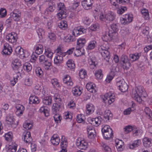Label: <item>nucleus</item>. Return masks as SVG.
Here are the masks:
<instances>
[{
  "mask_svg": "<svg viewBox=\"0 0 152 152\" xmlns=\"http://www.w3.org/2000/svg\"><path fill=\"white\" fill-rule=\"evenodd\" d=\"M116 85L118 89L122 92H125L128 89V86L124 80H117Z\"/></svg>",
  "mask_w": 152,
  "mask_h": 152,
  "instance_id": "6e6552de",
  "label": "nucleus"
},
{
  "mask_svg": "<svg viewBox=\"0 0 152 152\" xmlns=\"http://www.w3.org/2000/svg\"><path fill=\"white\" fill-rule=\"evenodd\" d=\"M132 97H133L134 99L138 103H140L142 102V99L141 98V97L142 96H141L140 94H135V93H132Z\"/></svg>",
  "mask_w": 152,
  "mask_h": 152,
  "instance_id": "79ce46f5",
  "label": "nucleus"
},
{
  "mask_svg": "<svg viewBox=\"0 0 152 152\" xmlns=\"http://www.w3.org/2000/svg\"><path fill=\"white\" fill-rule=\"evenodd\" d=\"M16 36L15 33L12 32L7 35L6 38L10 42L14 43L17 40Z\"/></svg>",
  "mask_w": 152,
  "mask_h": 152,
  "instance_id": "a211bd4d",
  "label": "nucleus"
},
{
  "mask_svg": "<svg viewBox=\"0 0 152 152\" xmlns=\"http://www.w3.org/2000/svg\"><path fill=\"white\" fill-rule=\"evenodd\" d=\"M101 50L100 51H101V53L103 57H107V56L110 55V53L107 50H105L103 49V48H101Z\"/></svg>",
  "mask_w": 152,
  "mask_h": 152,
  "instance_id": "4d7b16f0",
  "label": "nucleus"
},
{
  "mask_svg": "<svg viewBox=\"0 0 152 152\" xmlns=\"http://www.w3.org/2000/svg\"><path fill=\"white\" fill-rule=\"evenodd\" d=\"M152 140L148 137H144L142 140L144 146L146 148H149L152 145Z\"/></svg>",
  "mask_w": 152,
  "mask_h": 152,
  "instance_id": "4be33fe9",
  "label": "nucleus"
},
{
  "mask_svg": "<svg viewBox=\"0 0 152 152\" xmlns=\"http://www.w3.org/2000/svg\"><path fill=\"white\" fill-rule=\"evenodd\" d=\"M12 137V134L11 132H8L5 134L4 135V137L6 140L8 141H11Z\"/></svg>",
  "mask_w": 152,
  "mask_h": 152,
  "instance_id": "8fccbe9b",
  "label": "nucleus"
},
{
  "mask_svg": "<svg viewBox=\"0 0 152 152\" xmlns=\"http://www.w3.org/2000/svg\"><path fill=\"white\" fill-rule=\"evenodd\" d=\"M101 146L103 147V148L104 149L105 152H110L111 151L110 148L105 143L102 142L101 144Z\"/></svg>",
  "mask_w": 152,
  "mask_h": 152,
  "instance_id": "e2e57ef3",
  "label": "nucleus"
},
{
  "mask_svg": "<svg viewBox=\"0 0 152 152\" xmlns=\"http://www.w3.org/2000/svg\"><path fill=\"white\" fill-rule=\"evenodd\" d=\"M126 10V8L125 7H121L117 9V13L119 15H121Z\"/></svg>",
  "mask_w": 152,
  "mask_h": 152,
  "instance_id": "0e129e2a",
  "label": "nucleus"
},
{
  "mask_svg": "<svg viewBox=\"0 0 152 152\" xmlns=\"http://www.w3.org/2000/svg\"><path fill=\"white\" fill-rule=\"evenodd\" d=\"M53 99L56 103L61 104L62 100L59 94H55L54 96Z\"/></svg>",
  "mask_w": 152,
  "mask_h": 152,
  "instance_id": "49530a36",
  "label": "nucleus"
},
{
  "mask_svg": "<svg viewBox=\"0 0 152 152\" xmlns=\"http://www.w3.org/2000/svg\"><path fill=\"white\" fill-rule=\"evenodd\" d=\"M53 114L54 115L53 118L55 122L57 124L60 123L62 119V117L58 113Z\"/></svg>",
  "mask_w": 152,
  "mask_h": 152,
  "instance_id": "de8ad7c7",
  "label": "nucleus"
},
{
  "mask_svg": "<svg viewBox=\"0 0 152 152\" xmlns=\"http://www.w3.org/2000/svg\"><path fill=\"white\" fill-rule=\"evenodd\" d=\"M50 140L52 144L54 145H57L59 143L60 139L57 135L54 134L51 137Z\"/></svg>",
  "mask_w": 152,
  "mask_h": 152,
  "instance_id": "b1692460",
  "label": "nucleus"
},
{
  "mask_svg": "<svg viewBox=\"0 0 152 152\" xmlns=\"http://www.w3.org/2000/svg\"><path fill=\"white\" fill-rule=\"evenodd\" d=\"M86 88L90 92L93 93L96 92V88L95 85L92 83H88L86 85Z\"/></svg>",
  "mask_w": 152,
  "mask_h": 152,
  "instance_id": "6ab92c4d",
  "label": "nucleus"
},
{
  "mask_svg": "<svg viewBox=\"0 0 152 152\" xmlns=\"http://www.w3.org/2000/svg\"><path fill=\"white\" fill-rule=\"evenodd\" d=\"M102 120V118L100 116L95 118H90L88 119V121L89 123L96 126H97L101 124Z\"/></svg>",
  "mask_w": 152,
  "mask_h": 152,
  "instance_id": "f8f14e48",
  "label": "nucleus"
},
{
  "mask_svg": "<svg viewBox=\"0 0 152 152\" xmlns=\"http://www.w3.org/2000/svg\"><path fill=\"white\" fill-rule=\"evenodd\" d=\"M113 114L111 111L109 110H106L105 111L104 114V117L106 121L112 119Z\"/></svg>",
  "mask_w": 152,
  "mask_h": 152,
  "instance_id": "2f4dec72",
  "label": "nucleus"
},
{
  "mask_svg": "<svg viewBox=\"0 0 152 152\" xmlns=\"http://www.w3.org/2000/svg\"><path fill=\"white\" fill-rule=\"evenodd\" d=\"M21 15V12L18 9L14 10L10 13V18L16 21H18L20 20V19Z\"/></svg>",
  "mask_w": 152,
  "mask_h": 152,
  "instance_id": "9b49d317",
  "label": "nucleus"
},
{
  "mask_svg": "<svg viewBox=\"0 0 152 152\" xmlns=\"http://www.w3.org/2000/svg\"><path fill=\"white\" fill-rule=\"evenodd\" d=\"M37 32L39 38L42 39L44 35V31L42 28H38L37 30Z\"/></svg>",
  "mask_w": 152,
  "mask_h": 152,
  "instance_id": "864d4df0",
  "label": "nucleus"
},
{
  "mask_svg": "<svg viewBox=\"0 0 152 152\" xmlns=\"http://www.w3.org/2000/svg\"><path fill=\"white\" fill-rule=\"evenodd\" d=\"M120 62L124 69H128L130 66V63L128 56L125 55H122L120 59Z\"/></svg>",
  "mask_w": 152,
  "mask_h": 152,
  "instance_id": "0eeeda50",
  "label": "nucleus"
},
{
  "mask_svg": "<svg viewBox=\"0 0 152 152\" xmlns=\"http://www.w3.org/2000/svg\"><path fill=\"white\" fill-rule=\"evenodd\" d=\"M115 145L118 151H121L123 149L122 146L124 145V142L122 140L116 139L115 140Z\"/></svg>",
  "mask_w": 152,
  "mask_h": 152,
  "instance_id": "bb28decb",
  "label": "nucleus"
},
{
  "mask_svg": "<svg viewBox=\"0 0 152 152\" xmlns=\"http://www.w3.org/2000/svg\"><path fill=\"white\" fill-rule=\"evenodd\" d=\"M57 54L54 58V63L58 66H59L63 62V56H65V53L64 52L61 48H57L56 50Z\"/></svg>",
  "mask_w": 152,
  "mask_h": 152,
  "instance_id": "f03ea898",
  "label": "nucleus"
},
{
  "mask_svg": "<svg viewBox=\"0 0 152 152\" xmlns=\"http://www.w3.org/2000/svg\"><path fill=\"white\" fill-rule=\"evenodd\" d=\"M57 8L58 11L57 14L58 18L59 19H61L66 18L67 14L64 4L61 2L58 3L57 4Z\"/></svg>",
  "mask_w": 152,
  "mask_h": 152,
  "instance_id": "7ed1b4c3",
  "label": "nucleus"
},
{
  "mask_svg": "<svg viewBox=\"0 0 152 152\" xmlns=\"http://www.w3.org/2000/svg\"><path fill=\"white\" fill-rule=\"evenodd\" d=\"M97 46L96 42L94 40L91 41L88 43L87 48H95Z\"/></svg>",
  "mask_w": 152,
  "mask_h": 152,
  "instance_id": "774afa93",
  "label": "nucleus"
},
{
  "mask_svg": "<svg viewBox=\"0 0 152 152\" xmlns=\"http://www.w3.org/2000/svg\"><path fill=\"white\" fill-rule=\"evenodd\" d=\"M95 75L97 79H101L103 77L102 71L101 69H98L95 71Z\"/></svg>",
  "mask_w": 152,
  "mask_h": 152,
  "instance_id": "a19ab883",
  "label": "nucleus"
},
{
  "mask_svg": "<svg viewBox=\"0 0 152 152\" xmlns=\"http://www.w3.org/2000/svg\"><path fill=\"white\" fill-rule=\"evenodd\" d=\"M75 54L77 56H79L84 54L83 48H76Z\"/></svg>",
  "mask_w": 152,
  "mask_h": 152,
  "instance_id": "4c0bfd02",
  "label": "nucleus"
},
{
  "mask_svg": "<svg viewBox=\"0 0 152 152\" xmlns=\"http://www.w3.org/2000/svg\"><path fill=\"white\" fill-rule=\"evenodd\" d=\"M76 145L79 149L85 150L88 148V145L86 141L84 140L78 138L77 140Z\"/></svg>",
  "mask_w": 152,
  "mask_h": 152,
  "instance_id": "9d476101",
  "label": "nucleus"
},
{
  "mask_svg": "<svg viewBox=\"0 0 152 152\" xmlns=\"http://www.w3.org/2000/svg\"><path fill=\"white\" fill-rule=\"evenodd\" d=\"M118 24L113 23L111 25V28L113 30V32H116L118 30Z\"/></svg>",
  "mask_w": 152,
  "mask_h": 152,
  "instance_id": "bf43d9fd",
  "label": "nucleus"
},
{
  "mask_svg": "<svg viewBox=\"0 0 152 152\" xmlns=\"http://www.w3.org/2000/svg\"><path fill=\"white\" fill-rule=\"evenodd\" d=\"M52 99L50 96L45 97L42 99L43 103L46 105H49L52 103Z\"/></svg>",
  "mask_w": 152,
  "mask_h": 152,
  "instance_id": "72a5a7b5",
  "label": "nucleus"
},
{
  "mask_svg": "<svg viewBox=\"0 0 152 152\" xmlns=\"http://www.w3.org/2000/svg\"><path fill=\"white\" fill-rule=\"evenodd\" d=\"M55 9V4L54 3L51 2L48 3V7L46 10L47 13H50L53 12Z\"/></svg>",
  "mask_w": 152,
  "mask_h": 152,
  "instance_id": "393cba45",
  "label": "nucleus"
},
{
  "mask_svg": "<svg viewBox=\"0 0 152 152\" xmlns=\"http://www.w3.org/2000/svg\"><path fill=\"white\" fill-rule=\"evenodd\" d=\"M133 18L132 15H130L129 14H126L121 18L120 22L122 25L128 24L132 21Z\"/></svg>",
  "mask_w": 152,
  "mask_h": 152,
  "instance_id": "1a4fd4ad",
  "label": "nucleus"
},
{
  "mask_svg": "<svg viewBox=\"0 0 152 152\" xmlns=\"http://www.w3.org/2000/svg\"><path fill=\"white\" fill-rule=\"evenodd\" d=\"M130 60L132 61H134L138 59L140 57L139 54L136 53L134 54H130L129 55Z\"/></svg>",
  "mask_w": 152,
  "mask_h": 152,
  "instance_id": "c03bdc74",
  "label": "nucleus"
},
{
  "mask_svg": "<svg viewBox=\"0 0 152 152\" xmlns=\"http://www.w3.org/2000/svg\"><path fill=\"white\" fill-rule=\"evenodd\" d=\"M45 54L47 57L51 59L53 55V53L50 49V48H45Z\"/></svg>",
  "mask_w": 152,
  "mask_h": 152,
  "instance_id": "a18cd8bd",
  "label": "nucleus"
},
{
  "mask_svg": "<svg viewBox=\"0 0 152 152\" xmlns=\"http://www.w3.org/2000/svg\"><path fill=\"white\" fill-rule=\"evenodd\" d=\"M86 113L87 114L92 113L94 110V107L92 104H87L86 105Z\"/></svg>",
  "mask_w": 152,
  "mask_h": 152,
  "instance_id": "c756f323",
  "label": "nucleus"
},
{
  "mask_svg": "<svg viewBox=\"0 0 152 152\" xmlns=\"http://www.w3.org/2000/svg\"><path fill=\"white\" fill-rule=\"evenodd\" d=\"M93 2L92 0H84L82 1L81 4L85 9L88 10L91 8Z\"/></svg>",
  "mask_w": 152,
  "mask_h": 152,
  "instance_id": "2eb2a0df",
  "label": "nucleus"
},
{
  "mask_svg": "<svg viewBox=\"0 0 152 152\" xmlns=\"http://www.w3.org/2000/svg\"><path fill=\"white\" fill-rule=\"evenodd\" d=\"M23 67L24 70L28 72L30 71L32 69V66L31 64L26 62L23 64Z\"/></svg>",
  "mask_w": 152,
  "mask_h": 152,
  "instance_id": "ea45409f",
  "label": "nucleus"
},
{
  "mask_svg": "<svg viewBox=\"0 0 152 152\" xmlns=\"http://www.w3.org/2000/svg\"><path fill=\"white\" fill-rule=\"evenodd\" d=\"M44 67L46 70H49L50 69L51 66V63L48 61L47 60L44 63Z\"/></svg>",
  "mask_w": 152,
  "mask_h": 152,
  "instance_id": "680f3d73",
  "label": "nucleus"
},
{
  "mask_svg": "<svg viewBox=\"0 0 152 152\" xmlns=\"http://www.w3.org/2000/svg\"><path fill=\"white\" fill-rule=\"evenodd\" d=\"M89 138L93 139L95 136V132L94 128L92 126H88L87 128Z\"/></svg>",
  "mask_w": 152,
  "mask_h": 152,
  "instance_id": "f3484780",
  "label": "nucleus"
},
{
  "mask_svg": "<svg viewBox=\"0 0 152 152\" xmlns=\"http://www.w3.org/2000/svg\"><path fill=\"white\" fill-rule=\"evenodd\" d=\"M115 17L116 15L115 13L112 11H109L104 15L103 14L100 15L99 19L101 21L109 23L114 20Z\"/></svg>",
  "mask_w": 152,
  "mask_h": 152,
  "instance_id": "f257e3e1",
  "label": "nucleus"
},
{
  "mask_svg": "<svg viewBox=\"0 0 152 152\" xmlns=\"http://www.w3.org/2000/svg\"><path fill=\"white\" fill-rule=\"evenodd\" d=\"M135 93V94H140L141 96H142L143 94L145 92H144V89L142 86H138L137 89L135 90H133L132 93Z\"/></svg>",
  "mask_w": 152,
  "mask_h": 152,
  "instance_id": "473e14b6",
  "label": "nucleus"
},
{
  "mask_svg": "<svg viewBox=\"0 0 152 152\" xmlns=\"http://www.w3.org/2000/svg\"><path fill=\"white\" fill-rule=\"evenodd\" d=\"M86 42V40L84 38H79L77 41V45L79 48H83L84 45Z\"/></svg>",
  "mask_w": 152,
  "mask_h": 152,
  "instance_id": "e433bc0d",
  "label": "nucleus"
},
{
  "mask_svg": "<svg viewBox=\"0 0 152 152\" xmlns=\"http://www.w3.org/2000/svg\"><path fill=\"white\" fill-rule=\"evenodd\" d=\"M141 12L145 19L148 20L149 19V16L148 10L145 9H144L141 10Z\"/></svg>",
  "mask_w": 152,
  "mask_h": 152,
  "instance_id": "58836bf2",
  "label": "nucleus"
},
{
  "mask_svg": "<svg viewBox=\"0 0 152 152\" xmlns=\"http://www.w3.org/2000/svg\"><path fill=\"white\" fill-rule=\"evenodd\" d=\"M47 107L46 106H42L39 109L40 112L43 113L45 116L47 117L49 115V111L47 109Z\"/></svg>",
  "mask_w": 152,
  "mask_h": 152,
  "instance_id": "c9c22d12",
  "label": "nucleus"
},
{
  "mask_svg": "<svg viewBox=\"0 0 152 152\" xmlns=\"http://www.w3.org/2000/svg\"><path fill=\"white\" fill-rule=\"evenodd\" d=\"M101 131L103 137L105 140H108L111 138L113 134L112 129L107 125L104 126Z\"/></svg>",
  "mask_w": 152,
  "mask_h": 152,
  "instance_id": "20e7f679",
  "label": "nucleus"
},
{
  "mask_svg": "<svg viewBox=\"0 0 152 152\" xmlns=\"http://www.w3.org/2000/svg\"><path fill=\"white\" fill-rule=\"evenodd\" d=\"M84 115L81 114L78 115L76 117V120L78 123H80L84 121V119L83 117Z\"/></svg>",
  "mask_w": 152,
  "mask_h": 152,
  "instance_id": "338daca9",
  "label": "nucleus"
},
{
  "mask_svg": "<svg viewBox=\"0 0 152 152\" xmlns=\"http://www.w3.org/2000/svg\"><path fill=\"white\" fill-rule=\"evenodd\" d=\"M15 51L17 54L21 56V57L27 58L29 55L27 51L24 50L23 48H15Z\"/></svg>",
  "mask_w": 152,
  "mask_h": 152,
  "instance_id": "ddd939ff",
  "label": "nucleus"
},
{
  "mask_svg": "<svg viewBox=\"0 0 152 152\" xmlns=\"http://www.w3.org/2000/svg\"><path fill=\"white\" fill-rule=\"evenodd\" d=\"M117 35V32H113L112 31L109 30V31H105L103 33L102 38L103 41L107 42L116 38Z\"/></svg>",
  "mask_w": 152,
  "mask_h": 152,
  "instance_id": "39448f33",
  "label": "nucleus"
},
{
  "mask_svg": "<svg viewBox=\"0 0 152 152\" xmlns=\"http://www.w3.org/2000/svg\"><path fill=\"white\" fill-rule=\"evenodd\" d=\"M141 143V141L140 139H138L133 141L129 145V148L133 149L139 146Z\"/></svg>",
  "mask_w": 152,
  "mask_h": 152,
  "instance_id": "c85d7f7f",
  "label": "nucleus"
},
{
  "mask_svg": "<svg viewBox=\"0 0 152 152\" xmlns=\"http://www.w3.org/2000/svg\"><path fill=\"white\" fill-rule=\"evenodd\" d=\"M22 139H24L25 142L26 143H30L32 140L30 132H27L24 133L23 137Z\"/></svg>",
  "mask_w": 152,
  "mask_h": 152,
  "instance_id": "412c9836",
  "label": "nucleus"
},
{
  "mask_svg": "<svg viewBox=\"0 0 152 152\" xmlns=\"http://www.w3.org/2000/svg\"><path fill=\"white\" fill-rule=\"evenodd\" d=\"M88 62L90 65V67L91 69H94L96 64L95 57L93 55L90 56L88 59Z\"/></svg>",
  "mask_w": 152,
  "mask_h": 152,
  "instance_id": "dca6fc26",
  "label": "nucleus"
},
{
  "mask_svg": "<svg viewBox=\"0 0 152 152\" xmlns=\"http://www.w3.org/2000/svg\"><path fill=\"white\" fill-rule=\"evenodd\" d=\"M38 57L39 56L37 55H36L33 53L31 56V58L30 59V61L31 62H35L37 60Z\"/></svg>",
  "mask_w": 152,
  "mask_h": 152,
  "instance_id": "69168bd1",
  "label": "nucleus"
},
{
  "mask_svg": "<svg viewBox=\"0 0 152 152\" xmlns=\"http://www.w3.org/2000/svg\"><path fill=\"white\" fill-rule=\"evenodd\" d=\"M38 60L39 62V63L40 64H44L47 60L45 59V57L44 55H42L39 56L38 58Z\"/></svg>",
  "mask_w": 152,
  "mask_h": 152,
  "instance_id": "13d9d810",
  "label": "nucleus"
},
{
  "mask_svg": "<svg viewBox=\"0 0 152 152\" xmlns=\"http://www.w3.org/2000/svg\"><path fill=\"white\" fill-rule=\"evenodd\" d=\"M35 72L37 76L39 77H41L43 76V72L40 67H37L35 69Z\"/></svg>",
  "mask_w": 152,
  "mask_h": 152,
  "instance_id": "5fc2aeb1",
  "label": "nucleus"
},
{
  "mask_svg": "<svg viewBox=\"0 0 152 152\" xmlns=\"http://www.w3.org/2000/svg\"><path fill=\"white\" fill-rule=\"evenodd\" d=\"M63 83L68 86H72L73 83L70 80V77L69 75H65L63 79Z\"/></svg>",
  "mask_w": 152,
  "mask_h": 152,
  "instance_id": "cd10ccee",
  "label": "nucleus"
},
{
  "mask_svg": "<svg viewBox=\"0 0 152 152\" xmlns=\"http://www.w3.org/2000/svg\"><path fill=\"white\" fill-rule=\"evenodd\" d=\"M29 100V103L30 104H38L39 102V99L34 95L30 96Z\"/></svg>",
  "mask_w": 152,
  "mask_h": 152,
  "instance_id": "7c9ffc66",
  "label": "nucleus"
},
{
  "mask_svg": "<svg viewBox=\"0 0 152 152\" xmlns=\"http://www.w3.org/2000/svg\"><path fill=\"white\" fill-rule=\"evenodd\" d=\"M144 111L145 113L152 120V112L151 109L149 107H146Z\"/></svg>",
  "mask_w": 152,
  "mask_h": 152,
  "instance_id": "3c124183",
  "label": "nucleus"
},
{
  "mask_svg": "<svg viewBox=\"0 0 152 152\" xmlns=\"http://www.w3.org/2000/svg\"><path fill=\"white\" fill-rule=\"evenodd\" d=\"M116 96L115 94L114 93L109 92L104 95L103 100L104 102L107 103V102L109 104H110L115 101Z\"/></svg>",
  "mask_w": 152,
  "mask_h": 152,
  "instance_id": "423d86ee",
  "label": "nucleus"
},
{
  "mask_svg": "<svg viewBox=\"0 0 152 152\" xmlns=\"http://www.w3.org/2000/svg\"><path fill=\"white\" fill-rule=\"evenodd\" d=\"M51 82L54 87L57 88L59 87L60 85L59 83L56 78H54L52 79L51 80Z\"/></svg>",
  "mask_w": 152,
  "mask_h": 152,
  "instance_id": "603ef678",
  "label": "nucleus"
},
{
  "mask_svg": "<svg viewBox=\"0 0 152 152\" xmlns=\"http://www.w3.org/2000/svg\"><path fill=\"white\" fill-rule=\"evenodd\" d=\"M5 120L7 123L11 125L15 124V119L12 114H8L6 116Z\"/></svg>",
  "mask_w": 152,
  "mask_h": 152,
  "instance_id": "aec40b11",
  "label": "nucleus"
},
{
  "mask_svg": "<svg viewBox=\"0 0 152 152\" xmlns=\"http://www.w3.org/2000/svg\"><path fill=\"white\" fill-rule=\"evenodd\" d=\"M4 48L1 52V53L3 55H10L12 52V48Z\"/></svg>",
  "mask_w": 152,
  "mask_h": 152,
  "instance_id": "09e8293b",
  "label": "nucleus"
},
{
  "mask_svg": "<svg viewBox=\"0 0 152 152\" xmlns=\"http://www.w3.org/2000/svg\"><path fill=\"white\" fill-rule=\"evenodd\" d=\"M86 75V73L84 69H81L80 70L79 76L80 78H84Z\"/></svg>",
  "mask_w": 152,
  "mask_h": 152,
  "instance_id": "052dcab7",
  "label": "nucleus"
},
{
  "mask_svg": "<svg viewBox=\"0 0 152 152\" xmlns=\"http://www.w3.org/2000/svg\"><path fill=\"white\" fill-rule=\"evenodd\" d=\"M61 104L55 103L53 104L52 107V112L53 114L58 113L59 111Z\"/></svg>",
  "mask_w": 152,
  "mask_h": 152,
  "instance_id": "5701e85b",
  "label": "nucleus"
},
{
  "mask_svg": "<svg viewBox=\"0 0 152 152\" xmlns=\"http://www.w3.org/2000/svg\"><path fill=\"white\" fill-rule=\"evenodd\" d=\"M73 62L72 60H69L66 63L67 66L70 69L74 68L75 64Z\"/></svg>",
  "mask_w": 152,
  "mask_h": 152,
  "instance_id": "6e6d98bb",
  "label": "nucleus"
},
{
  "mask_svg": "<svg viewBox=\"0 0 152 152\" xmlns=\"http://www.w3.org/2000/svg\"><path fill=\"white\" fill-rule=\"evenodd\" d=\"M58 27L61 29L65 30L67 28V24L66 21L63 20L58 24Z\"/></svg>",
  "mask_w": 152,
  "mask_h": 152,
  "instance_id": "37998d69",
  "label": "nucleus"
},
{
  "mask_svg": "<svg viewBox=\"0 0 152 152\" xmlns=\"http://www.w3.org/2000/svg\"><path fill=\"white\" fill-rule=\"evenodd\" d=\"M82 88L78 86L73 88L72 89V92L74 96H77L81 95L82 93Z\"/></svg>",
  "mask_w": 152,
  "mask_h": 152,
  "instance_id": "a878e982",
  "label": "nucleus"
},
{
  "mask_svg": "<svg viewBox=\"0 0 152 152\" xmlns=\"http://www.w3.org/2000/svg\"><path fill=\"white\" fill-rule=\"evenodd\" d=\"M15 107L16 109V115L18 116L21 115L25 110V107L23 105L20 104H16Z\"/></svg>",
  "mask_w": 152,
  "mask_h": 152,
  "instance_id": "4468645a",
  "label": "nucleus"
},
{
  "mask_svg": "<svg viewBox=\"0 0 152 152\" xmlns=\"http://www.w3.org/2000/svg\"><path fill=\"white\" fill-rule=\"evenodd\" d=\"M77 32V34L80 35L82 34L85 33L86 30L82 26H79L75 28Z\"/></svg>",
  "mask_w": 152,
  "mask_h": 152,
  "instance_id": "f704fd0d",
  "label": "nucleus"
}]
</instances>
